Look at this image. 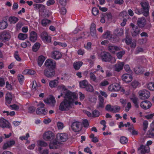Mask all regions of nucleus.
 Here are the masks:
<instances>
[{"mask_svg": "<svg viewBox=\"0 0 154 154\" xmlns=\"http://www.w3.org/2000/svg\"><path fill=\"white\" fill-rule=\"evenodd\" d=\"M35 108L33 106H31L28 108V112L31 113L34 112L35 110Z\"/></svg>", "mask_w": 154, "mask_h": 154, "instance_id": "nucleus-55", "label": "nucleus"}, {"mask_svg": "<svg viewBox=\"0 0 154 154\" xmlns=\"http://www.w3.org/2000/svg\"><path fill=\"white\" fill-rule=\"evenodd\" d=\"M23 73L25 74H28L29 75H33L35 74V72L32 70L26 69L23 71Z\"/></svg>", "mask_w": 154, "mask_h": 154, "instance_id": "nucleus-48", "label": "nucleus"}, {"mask_svg": "<svg viewBox=\"0 0 154 154\" xmlns=\"http://www.w3.org/2000/svg\"><path fill=\"white\" fill-rule=\"evenodd\" d=\"M40 46V44L39 43L36 42L32 47V50L34 52L37 51Z\"/></svg>", "mask_w": 154, "mask_h": 154, "instance_id": "nucleus-44", "label": "nucleus"}, {"mask_svg": "<svg viewBox=\"0 0 154 154\" xmlns=\"http://www.w3.org/2000/svg\"><path fill=\"white\" fill-rule=\"evenodd\" d=\"M109 40L111 41L113 43L117 42L119 41V38L118 36H112L111 37H110L109 38Z\"/></svg>", "mask_w": 154, "mask_h": 154, "instance_id": "nucleus-40", "label": "nucleus"}, {"mask_svg": "<svg viewBox=\"0 0 154 154\" xmlns=\"http://www.w3.org/2000/svg\"><path fill=\"white\" fill-rule=\"evenodd\" d=\"M37 39V35L34 31H32L30 34V40L32 42H35Z\"/></svg>", "mask_w": 154, "mask_h": 154, "instance_id": "nucleus-28", "label": "nucleus"}, {"mask_svg": "<svg viewBox=\"0 0 154 154\" xmlns=\"http://www.w3.org/2000/svg\"><path fill=\"white\" fill-rule=\"evenodd\" d=\"M143 68L141 66H138L134 69V71L137 74H141L144 72Z\"/></svg>", "mask_w": 154, "mask_h": 154, "instance_id": "nucleus-31", "label": "nucleus"}, {"mask_svg": "<svg viewBox=\"0 0 154 154\" xmlns=\"http://www.w3.org/2000/svg\"><path fill=\"white\" fill-rule=\"evenodd\" d=\"M107 48L108 50L112 53H114L116 51L121 50L120 47L111 44L109 45Z\"/></svg>", "mask_w": 154, "mask_h": 154, "instance_id": "nucleus-11", "label": "nucleus"}, {"mask_svg": "<svg viewBox=\"0 0 154 154\" xmlns=\"http://www.w3.org/2000/svg\"><path fill=\"white\" fill-rule=\"evenodd\" d=\"M125 51H121L116 54V56L117 58L119 59H121L122 56L125 54Z\"/></svg>", "mask_w": 154, "mask_h": 154, "instance_id": "nucleus-46", "label": "nucleus"}, {"mask_svg": "<svg viewBox=\"0 0 154 154\" xmlns=\"http://www.w3.org/2000/svg\"><path fill=\"white\" fill-rule=\"evenodd\" d=\"M83 63L81 61L75 62L73 63V66L75 70H78L82 66Z\"/></svg>", "mask_w": 154, "mask_h": 154, "instance_id": "nucleus-33", "label": "nucleus"}, {"mask_svg": "<svg viewBox=\"0 0 154 154\" xmlns=\"http://www.w3.org/2000/svg\"><path fill=\"white\" fill-rule=\"evenodd\" d=\"M18 79L19 81L20 84H21L23 82L24 79V76L23 75H19L18 76Z\"/></svg>", "mask_w": 154, "mask_h": 154, "instance_id": "nucleus-60", "label": "nucleus"}, {"mask_svg": "<svg viewBox=\"0 0 154 154\" xmlns=\"http://www.w3.org/2000/svg\"><path fill=\"white\" fill-rule=\"evenodd\" d=\"M41 37L43 40L48 42H49L50 41V37L48 36L47 33L45 32H43L41 33Z\"/></svg>", "mask_w": 154, "mask_h": 154, "instance_id": "nucleus-25", "label": "nucleus"}, {"mask_svg": "<svg viewBox=\"0 0 154 154\" xmlns=\"http://www.w3.org/2000/svg\"><path fill=\"white\" fill-rule=\"evenodd\" d=\"M58 81L57 80L51 81L49 83V85L51 88L56 87L58 84Z\"/></svg>", "mask_w": 154, "mask_h": 154, "instance_id": "nucleus-32", "label": "nucleus"}, {"mask_svg": "<svg viewBox=\"0 0 154 154\" xmlns=\"http://www.w3.org/2000/svg\"><path fill=\"white\" fill-rule=\"evenodd\" d=\"M152 106L151 103L148 100H144L142 101L140 104L141 107L144 109H147L149 108Z\"/></svg>", "mask_w": 154, "mask_h": 154, "instance_id": "nucleus-12", "label": "nucleus"}, {"mask_svg": "<svg viewBox=\"0 0 154 154\" xmlns=\"http://www.w3.org/2000/svg\"><path fill=\"white\" fill-rule=\"evenodd\" d=\"M62 57L61 53L58 51H54L52 53L51 57L55 60H58Z\"/></svg>", "mask_w": 154, "mask_h": 154, "instance_id": "nucleus-21", "label": "nucleus"}, {"mask_svg": "<svg viewBox=\"0 0 154 154\" xmlns=\"http://www.w3.org/2000/svg\"><path fill=\"white\" fill-rule=\"evenodd\" d=\"M11 38V35L9 32L4 31L0 33V39L3 42L8 41Z\"/></svg>", "mask_w": 154, "mask_h": 154, "instance_id": "nucleus-4", "label": "nucleus"}, {"mask_svg": "<svg viewBox=\"0 0 154 154\" xmlns=\"http://www.w3.org/2000/svg\"><path fill=\"white\" fill-rule=\"evenodd\" d=\"M10 106L12 108V109L15 110L18 109L19 108V106L16 104L10 105Z\"/></svg>", "mask_w": 154, "mask_h": 154, "instance_id": "nucleus-63", "label": "nucleus"}, {"mask_svg": "<svg viewBox=\"0 0 154 154\" xmlns=\"http://www.w3.org/2000/svg\"><path fill=\"white\" fill-rule=\"evenodd\" d=\"M57 140L64 142L67 139L68 136L65 133H58L57 135Z\"/></svg>", "mask_w": 154, "mask_h": 154, "instance_id": "nucleus-13", "label": "nucleus"}, {"mask_svg": "<svg viewBox=\"0 0 154 154\" xmlns=\"http://www.w3.org/2000/svg\"><path fill=\"white\" fill-rule=\"evenodd\" d=\"M149 148L148 146H144L141 145L139 148L138 149V152L139 154H144L146 152H148Z\"/></svg>", "mask_w": 154, "mask_h": 154, "instance_id": "nucleus-18", "label": "nucleus"}, {"mask_svg": "<svg viewBox=\"0 0 154 154\" xmlns=\"http://www.w3.org/2000/svg\"><path fill=\"white\" fill-rule=\"evenodd\" d=\"M142 8H141L143 12V15L147 17L149 15V6L148 2H143L140 3Z\"/></svg>", "mask_w": 154, "mask_h": 154, "instance_id": "nucleus-3", "label": "nucleus"}, {"mask_svg": "<svg viewBox=\"0 0 154 154\" xmlns=\"http://www.w3.org/2000/svg\"><path fill=\"white\" fill-rule=\"evenodd\" d=\"M101 58L103 61L110 62L112 64L115 63L116 60L115 58L112 57L108 52H103L102 54Z\"/></svg>", "mask_w": 154, "mask_h": 154, "instance_id": "nucleus-2", "label": "nucleus"}, {"mask_svg": "<svg viewBox=\"0 0 154 154\" xmlns=\"http://www.w3.org/2000/svg\"><path fill=\"white\" fill-rule=\"evenodd\" d=\"M114 91H118L120 90L121 88V85L119 84L116 83L113 85Z\"/></svg>", "mask_w": 154, "mask_h": 154, "instance_id": "nucleus-45", "label": "nucleus"}, {"mask_svg": "<svg viewBox=\"0 0 154 154\" xmlns=\"http://www.w3.org/2000/svg\"><path fill=\"white\" fill-rule=\"evenodd\" d=\"M139 94L140 97V99L142 100L147 99L149 98L150 96L149 91L146 89L139 91Z\"/></svg>", "mask_w": 154, "mask_h": 154, "instance_id": "nucleus-9", "label": "nucleus"}, {"mask_svg": "<svg viewBox=\"0 0 154 154\" xmlns=\"http://www.w3.org/2000/svg\"><path fill=\"white\" fill-rule=\"evenodd\" d=\"M139 85V82L136 81H134L131 82V86L134 88H136Z\"/></svg>", "mask_w": 154, "mask_h": 154, "instance_id": "nucleus-50", "label": "nucleus"}, {"mask_svg": "<svg viewBox=\"0 0 154 154\" xmlns=\"http://www.w3.org/2000/svg\"><path fill=\"white\" fill-rule=\"evenodd\" d=\"M45 60V57L43 56H41L39 57L38 59V64L39 66H41L42 64Z\"/></svg>", "mask_w": 154, "mask_h": 154, "instance_id": "nucleus-34", "label": "nucleus"}, {"mask_svg": "<svg viewBox=\"0 0 154 154\" xmlns=\"http://www.w3.org/2000/svg\"><path fill=\"white\" fill-rule=\"evenodd\" d=\"M34 8L39 10V12H44L45 10V6L42 4H35L33 5Z\"/></svg>", "mask_w": 154, "mask_h": 154, "instance_id": "nucleus-20", "label": "nucleus"}, {"mask_svg": "<svg viewBox=\"0 0 154 154\" xmlns=\"http://www.w3.org/2000/svg\"><path fill=\"white\" fill-rule=\"evenodd\" d=\"M148 122L147 121H144L143 122V129L145 131L148 127Z\"/></svg>", "mask_w": 154, "mask_h": 154, "instance_id": "nucleus-57", "label": "nucleus"}, {"mask_svg": "<svg viewBox=\"0 0 154 154\" xmlns=\"http://www.w3.org/2000/svg\"><path fill=\"white\" fill-rule=\"evenodd\" d=\"M149 131V136L151 137L154 138V126H153L151 125V128Z\"/></svg>", "mask_w": 154, "mask_h": 154, "instance_id": "nucleus-47", "label": "nucleus"}, {"mask_svg": "<svg viewBox=\"0 0 154 154\" xmlns=\"http://www.w3.org/2000/svg\"><path fill=\"white\" fill-rule=\"evenodd\" d=\"M122 79L124 81L128 82H130L132 79V76L129 74H125L122 76Z\"/></svg>", "mask_w": 154, "mask_h": 154, "instance_id": "nucleus-19", "label": "nucleus"}, {"mask_svg": "<svg viewBox=\"0 0 154 154\" xmlns=\"http://www.w3.org/2000/svg\"><path fill=\"white\" fill-rule=\"evenodd\" d=\"M134 12L138 14H143V12L142 11L141 9H139L137 8H136L134 10Z\"/></svg>", "mask_w": 154, "mask_h": 154, "instance_id": "nucleus-53", "label": "nucleus"}, {"mask_svg": "<svg viewBox=\"0 0 154 154\" xmlns=\"http://www.w3.org/2000/svg\"><path fill=\"white\" fill-rule=\"evenodd\" d=\"M90 34L93 37H96V30L95 28V25L94 23H92L91 24V26L90 28Z\"/></svg>", "mask_w": 154, "mask_h": 154, "instance_id": "nucleus-24", "label": "nucleus"}, {"mask_svg": "<svg viewBox=\"0 0 154 154\" xmlns=\"http://www.w3.org/2000/svg\"><path fill=\"white\" fill-rule=\"evenodd\" d=\"M89 76L90 79L91 80L94 82H97L96 77L94 73L92 72H90L89 73Z\"/></svg>", "mask_w": 154, "mask_h": 154, "instance_id": "nucleus-43", "label": "nucleus"}, {"mask_svg": "<svg viewBox=\"0 0 154 154\" xmlns=\"http://www.w3.org/2000/svg\"><path fill=\"white\" fill-rule=\"evenodd\" d=\"M104 16L107 17L108 20H111L112 19V15L110 13H105Z\"/></svg>", "mask_w": 154, "mask_h": 154, "instance_id": "nucleus-59", "label": "nucleus"}, {"mask_svg": "<svg viewBox=\"0 0 154 154\" xmlns=\"http://www.w3.org/2000/svg\"><path fill=\"white\" fill-rule=\"evenodd\" d=\"M137 23L139 27L142 28L144 27L146 25V20L145 18L143 17L138 19L137 21Z\"/></svg>", "mask_w": 154, "mask_h": 154, "instance_id": "nucleus-14", "label": "nucleus"}, {"mask_svg": "<svg viewBox=\"0 0 154 154\" xmlns=\"http://www.w3.org/2000/svg\"><path fill=\"white\" fill-rule=\"evenodd\" d=\"M80 86L82 88H85L88 85V82L84 80L79 82Z\"/></svg>", "mask_w": 154, "mask_h": 154, "instance_id": "nucleus-36", "label": "nucleus"}, {"mask_svg": "<svg viewBox=\"0 0 154 154\" xmlns=\"http://www.w3.org/2000/svg\"><path fill=\"white\" fill-rule=\"evenodd\" d=\"M38 106H39L36 110V112L37 114L45 115L47 114V112L44 107L45 104L43 103L40 102Z\"/></svg>", "mask_w": 154, "mask_h": 154, "instance_id": "nucleus-8", "label": "nucleus"}, {"mask_svg": "<svg viewBox=\"0 0 154 154\" xmlns=\"http://www.w3.org/2000/svg\"><path fill=\"white\" fill-rule=\"evenodd\" d=\"M12 96L10 93H7L6 95L5 100L6 104H9L11 103L12 100Z\"/></svg>", "mask_w": 154, "mask_h": 154, "instance_id": "nucleus-29", "label": "nucleus"}, {"mask_svg": "<svg viewBox=\"0 0 154 154\" xmlns=\"http://www.w3.org/2000/svg\"><path fill=\"white\" fill-rule=\"evenodd\" d=\"M139 30H138L137 29H134V30H133V32H132V35L133 37H135L139 34Z\"/></svg>", "mask_w": 154, "mask_h": 154, "instance_id": "nucleus-52", "label": "nucleus"}, {"mask_svg": "<svg viewBox=\"0 0 154 154\" xmlns=\"http://www.w3.org/2000/svg\"><path fill=\"white\" fill-rule=\"evenodd\" d=\"M83 124L85 127H88L89 125L87 119H85L83 121Z\"/></svg>", "mask_w": 154, "mask_h": 154, "instance_id": "nucleus-64", "label": "nucleus"}, {"mask_svg": "<svg viewBox=\"0 0 154 154\" xmlns=\"http://www.w3.org/2000/svg\"><path fill=\"white\" fill-rule=\"evenodd\" d=\"M39 144L40 146L44 147L47 146V144L46 142L42 140H40L39 141Z\"/></svg>", "mask_w": 154, "mask_h": 154, "instance_id": "nucleus-58", "label": "nucleus"}, {"mask_svg": "<svg viewBox=\"0 0 154 154\" xmlns=\"http://www.w3.org/2000/svg\"><path fill=\"white\" fill-rule=\"evenodd\" d=\"M45 69H54L56 67V62L51 59H48L45 61Z\"/></svg>", "mask_w": 154, "mask_h": 154, "instance_id": "nucleus-7", "label": "nucleus"}, {"mask_svg": "<svg viewBox=\"0 0 154 154\" xmlns=\"http://www.w3.org/2000/svg\"><path fill=\"white\" fill-rule=\"evenodd\" d=\"M143 51V49L139 47H137L135 51V54H137L140 52H142Z\"/></svg>", "mask_w": 154, "mask_h": 154, "instance_id": "nucleus-54", "label": "nucleus"}, {"mask_svg": "<svg viewBox=\"0 0 154 154\" xmlns=\"http://www.w3.org/2000/svg\"><path fill=\"white\" fill-rule=\"evenodd\" d=\"M99 12V11L97 8L96 7L93 8L92 9V14L94 16L97 15Z\"/></svg>", "mask_w": 154, "mask_h": 154, "instance_id": "nucleus-51", "label": "nucleus"}, {"mask_svg": "<svg viewBox=\"0 0 154 154\" xmlns=\"http://www.w3.org/2000/svg\"><path fill=\"white\" fill-rule=\"evenodd\" d=\"M147 88L149 90L154 91V82H151L146 84Z\"/></svg>", "mask_w": 154, "mask_h": 154, "instance_id": "nucleus-38", "label": "nucleus"}, {"mask_svg": "<svg viewBox=\"0 0 154 154\" xmlns=\"http://www.w3.org/2000/svg\"><path fill=\"white\" fill-rule=\"evenodd\" d=\"M65 99L59 106V109L61 111H68L72 108L74 103V100L76 98V95L74 92L68 91L65 94Z\"/></svg>", "mask_w": 154, "mask_h": 154, "instance_id": "nucleus-1", "label": "nucleus"}, {"mask_svg": "<svg viewBox=\"0 0 154 154\" xmlns=\"http://www.w3.org/2000/svg\"><path fill=\"white\" fill-rule=\"evenodd\" d=\"M44 101L47 104H52L53 106H54V104L56 103L54 97L53 96H51L49 98L45 99Z\"/></svg>", "mask_w": 154, "mask_h": 154, "instance_id": "nucleus-22", "label": "nucleus"}, {"mask_svg": "<svg viewBox=\"0 0 154 154\" xmlns=\"http://www.w3.org/2000/svg\"><path fill=\"white\" fill-rule=\"evenodd\" d=\"M9 20L11 23H15L18 20V19L14 16L10 17L9 18Z\"/></svg>", "mask_w": 154, "mask_h": 154, "instance_id": "nucleus-35", "label": "nucleus"}, {"mask_svg": "<svg viewBox=\"0 0 154 154\" xmlns=\"http://www.w3.org/2000/svg\"><path fill=\"white\" fill-rule=\"evenodd\" d=\"M8 26L7 22L5 21H2L0 22V29H4L6 28Z\"/></svg>", "mask_w": 154, "mask_h": 154, "instance_id": "nucleus-37", "label": "nucleus"}, {"mask_svg": "<svg viewBox=\"0 0 154 154\" xmlns=\"http://www.w3.org/2000/svg\"><path fill=\"white\" fill-rule=\"evenodd\" d=\"M85 88L86 90L88 91L92 92L94 91L92 86L90 85H88Z\"/></svg>", "mask_w": 154, "mask_h": 154, "instance_id": "nucleus-49", "label": "nucleus"}, {"mask_svg": "<svg viewBox=\"0 0 154 154\" xmlns=\"http://www.w3.org/2000/svg\"><path fill=\"white\" fill-rule=\"evenodd\" d=\"M54 137L53 132L51 131H48L45 132L43 135L44 139L46 140L52 139Z\"/></svg>", "mask_w": 154, "mask_h": 154, "instance_id": "nucleus-15", "label": "nucleus"}, {"mask_svg": "<svg viewBox=\"0 0 154 154\" xmlns=\"http://www.w3.org/2000/svg\"><path fill=\"white\" fill-rule=\"evenodd\" d=\"M44 75L48 78H51L55 75L54 69H45L44 71Z\"/></svg>", "mask_w": 154, "mask_h": 154, "instance_id": "nucleus-6", "label": "nucleus"}, {"mask_svg": "<svg viewBox=\"0 0 154 154\" xmlns=\"http://www.w3.org/2000/svg\"><path fill=\"white\" fill-rule=\"evenodd\" d=\"M15 143V141L13 140H11L10 141H8L4 144L3 146V149H5L14 145Z\"/></svg>", "mask_w": 154, "mask_h": 154, "instance_id": "nucleus-26", "label": "nucleus"}, {"mask_svg": "<svg viewBox=\"0 0 154 154\" xmlns=\"http://www.w3.org/2000/svg\"><path fill=\"white\" fill-rule=\"evenodd\" d=\"M125 43L127 45H129L131 48H135L136 47L137 40L136 39H132L128 35L125 38Z\"/></svg>", "mask_w": 154, "mask_h": 154, "instance_id": "nucleus-5", "label": "nucleus"}, {"mask_svg": "<svg viewBox=\"0 0 154 154\" xmlns=\"http://www.w3.org/2000/svg\"><path fill=\"white\" fill-rule=\"evenodd\" d=\"M51 23V21L50 20L46 19L42 20L41 21V23L43 26H47L49 25Z\"/></svg>", "mask_w": 154, "mask_h": 154, "instance_id": "nucleus-30", "label": "nucleus"}, {"mask_svg": "<svg viewBox=\"0 0 154 154\" xmlns=\"http://www.w3.org/2000/svg\"><path fill=\"white\" fill-rule=\"evenodd\" d=\"M18 51H16L14 54V56L16 59L18 61H20L21 60L20 58L18 55Z\"/></svg>", "mask_w": 154, "mask_h": 154, "instance_id": "nucleus-61", "label": "nucleus"}, {"mask_svg": "<svg viewBox=\"0 0 154 154\" xmlns=\"http://www.w3.org/2000/svg\"><path fill=\"white\" fill-rule=\"evenodd\" d=\"M27 35L26 34L20 33L18 35V38L20 40H24L27 37Z\"/></svg>", "mask_w": 154, "mask_h": 154, "instance_id": "nucleus-42", "label": "nucleus"}, {"mask_svg": "<svg viewBox=\"0 0 154 154\" xmlns=\"http://www.w3.org/2000/svg\"><path fill=\"white\" fill-rule=\"evenodd\" d=\"M59 142L56 140H54L51 142L49 145V147L51 149H57L59 147Z\"/></svg>", "mask_w": 154, "mask_h": 154, "instance_id": "nucleus-23", "label": "nucleus"}, {"mask_svg": "<svg viewBox=\"0 0 154 154\" xmlns=\"http://www.w3.org/2000/svg\"><path fill=\"white\" fill-rule=\"evenodd\" d=\"M120 142L122 144H125L128 142V140L125 137L122 136L120 139Z\"/></svg>", "mask_w": 154, "mask_h": 154, "instance_id": "nucleus-41", "label": "nucleus"}, {"mask_svg": "<svg viewBox=\"0 0 154 154\" xmlns=\"http://www.w3.org/2000/svg\"><path fill=\"white\" fill-rule=\"evenodd\" d=\"M71 128L75 132H78L82 129L81 123L79 122H75L72 123Z\"/></svg>", "mask_w": 154, "mask_h": 154, "instance_id": "nucleus-10", "label": "nucleus"}, {"mask_svg": "<svg viewBox=\"0 0 154 154\" xmlns=\"http://www.w3.org/2000/svg\"><path fill=\"white\" fill-rule=\"evenodd\" d=\"M0 127L2 128L10 127L8 122L3 118L0 119Z\"/></svg>", "mask_w": 154, "mask_h": 154, "instance_id": "nucleus-17", "label": "nucleus"}, {"mask_svg": "<svg viewBox=\"0 0 154 154\" xmlns=\"http://www.w3.org/2000/svg\"><path fill=\"white\" fill-rule=\"evenodd\" d=\"M57 125L59 129H62L63 127V123L60 122H58L57 123Z\"/></svg>", "mask_w": 154, "mask_h": 154, "instance_id": "nucleus-62", "label": "nucleus"}, {"mask_svg": "<svg viewBox=\"0 0 154 154\" xmlns=\"http://www.w3.org/2000/svg\"><path fill=\"white\" fill-rule=\"evenodd\" d=\"M124 30L122 28H118L115 29L114 32V34L117 36H121L122 35Z\"/></svg>", "mask_w": 154, "mask_h": 154, "instance_id": "nucleus-27", "label": "nucleus"}, {"mask_svg": "<svg viewBox=\"0 0 154 154\" xmlns=\"http://www.w3.org/2000/svg\"><path fill=\"white\" fill-rule=\"evenodd\" d=\"M120 109V107L116 105L112 106V109L111 110V112H112L114 113L117 112L119 111Z\"/></svg>", "mask_w": 154, "mask_h": 154, "instance_id": "nucleus-39", "label": "nucleus"}, {"mask_svg": "<svg viewBox=\"0 0 154 154\" xmlns=\"http://www.w3.org/2000/svg\"><path fill=\"white\" fill-rule=\"evenodd\" d=\"M92 114L94 117H98L99 116L100 112L98 111L95 109L93 111Z\"/></svg>", "mask_w": 154, "mask_h": 154, "instance_id": "nucleus-56", "label": "nucleus"}, {"mask_svg": "<svg viewBox=\"0 0 154 154\" xmlns=\"http://www.w3.org/2000/svg\"><path fill=\"white\" fill-rule=\"evenodd\" d=\"M124 63L123 62H119L115 65L114 70L117 72H119L122 70L124 66Z\"/></svg>", "mask_w": 154, "mask_h": 154, "instance_id": "nucleus-16", "label": "nucleus"}]
</instances>
